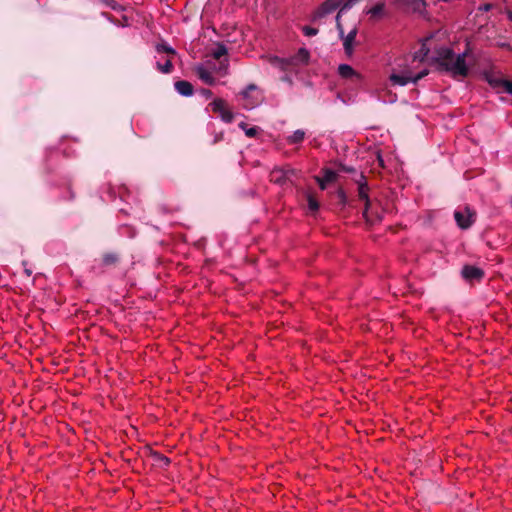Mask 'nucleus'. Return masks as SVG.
Masks as SVG:
<instances>
[{"label":"nucleus","mask_w":512,"mask_h":512,"mask_svg":"<svg viewBox=\"0 0 512 512\" xmlns=\"http://www.w3.org/2000/svg\"><path fill=\"white\" fill-rule=\"evenodd\" d=\"M462 277L469 281H480L484 277V271L476 266L465 265L461 271Z\"/></svg>","instance_id":"11"},{"label":"nucleus","mask_w":512,"mask_h":512,"mask_svg":"<svg viewBox=\"0 0 512 512\" xmlns=\"http://www.w3.org/2000/svg\"><path fill=\"white\" fill-rule=\"evenodd\" d=\"M222 139H223V132L216 133L212 143L216 144L217 142L221 141Z\"/></svg>","instance_id":"30"},{"label":"nucleus","mask_w":512,"mask_h":512,"mask_svg":"<svg viewBox=\"0 0 512 512\" xmlns=\"http://www.w3.org/2000/svg\"><path fill=\"white\" fill-rule=\"evenodd\" d=\"M209 107L214 113L219 114V116L224 122L231 123L233 121L234 115L227 108L225 100L221 98H216L209 104Z\"/></svg>","instance_id":"8"},{"label":"nucleus","mask_w":512,"mask_h":512,"mask_svg":"<svg viewBox=\"0 0 512 512\" xmlns=\"http://www.w3.org/2000/svg\"><path fill=\"white\" fill-rule=\"evenodd\" d=\"M492 8V4H484L480 7V10L489 11Z\"/></svg>","instance_id":"35"},{"label":"nucleus","mask_w":512,"mask_h":512,"mask_svg":"<svg viewBox=\"0 0 512 512\" xmlns=\"http://www.w3.org/2000/svg\"><path fill=\"white\" fill-rule=\"evenodd\" d=\"M305 138V132L303 130H296L290 136L287 137V142L289 144H299Z\"/></svg>","instance_id":"15"},{"label":"nucleus","mask_w":512,"mask_h":512,"mask_svg":"<svg viewBox=\"0 0 512 512\" xmlns=\"http://www.w3.org/2000/svg\"><path fill=\"white\" fill-rule=\"evenodd\" d=\"M155 49L158 53H166V54L172 55V56L176 55L175 49H173L171 46H169L165 43L157 44Z\"/></svg>","instance_id":"20"},{"label":"nucleus","mask_w":512,"mask_h":512,"mask_svg":"<svg viewBox=\"0 0 512 512\" xmlns=\"http://www.w3.org/2000/svg\"><path fill=\"white\" fill-rule=\"evenodd\" d=\"M229 72V61L209 59L195 67V73L205 84L213 86L217 83V77H225Z\"/></svg>","instance_id":"4"},{"label":"nucleus","mask_w":512,"mask_h":512,"mask_svg":"<svg viewBox=\"0 0 512 512\" xmlns=\"http://www.w3.org/2000/svg\"><path fill=\"white\" fill-rule=\"evenodd\" d=\"M431 37L422 40L418 51L413 54L398 58L389 79L394 85L405 86L408 83H417L429 74V69L424 66L428 59Z\"/></svg>","instance_id":"1"},{"label":"nucleus","mask_w":512,"mask_h":512,"mask_svg":"<svg viewBox=\"0 0 512 512\" xmlns=\"http://www.w3.org/2000/svg\"><path fill=\"white\" fill-rule=\"evenodd\" d=\"M408 3L411 5L412 9L416 12L422 13L426 6L429 5V2L427 3L426 0H407Z\"/></svg>","instance_id":"16"},{"label":"nucleus","mask_w":512,"mask_h":512,"mask_svg":"<svg viewBox=\"0 0 512 512\" xmlns=\"http://www.w3.org/2000/svg\"><path fill=\"white\" fill-rule=\"evenodd\" d=\"M309 60V52L305 48L299 49L297 54L294 57V61L296 63H303L306 64Z\"/></svg>","instance_id":"17"},{"label":"nucleus","mask_w":512,"mask_h":512,"mask_svg":"<svg viewBox=\"0 0 512 512\" xmlns=\"http://www.w3.org/2000/svg\"><path fill=\"white\" fill-rule=\"evenodd\" d=\"M338 197L342 203H345L346 201V195L342 189L338 191Z\"/></svg>","instance_id":"32"},{"label":"nucleus","mask_w":512,"mask_h":512,"mask_svg":"<svg viewBox=\"0 0 512 512\" xmlns=\"http://www.w3.org/2000/svg\"><path fill=\"white\" fill-rule=\"evenodd\" d=\"M200 92L205 98H211L213 95L212 91L209 89H202Z\"/></svg>","instance_id":"29"},{"label":"nucleus","mask_w":512,"mask_h":512,"mask_svg":"<svg viewBox=\"0 0 512 512\" xmlns=\"http://www.w3.org/2000/svg\"><path fill=\"white\" fill-rule=\"evenodd\" d=\"M158 459L164 464V465H168L170 463V460L166 457V456H163V455H159L158 456Z\"/></svg>","instance_id":"33"},{"label":"nucleus","mask_w":512,"mask_h":512,"mask_svg":"<svg viewBox=\"0 0 512 512\" xmlns=\"http://www.w3.org/2000/svg\"><path fill=\"white\" fill-rule=\"evenodd\" d=\"M307 202H308V207H309V209L311 211H317L318 210L319 203H318V201L316 200V198L313 195L309 194L307 196Z\"/></svg>","instance_id":"25"},{"label":"nucleus","mask_w":512,"mask_h":512,"mask_svg":"<svg viewBox=\"0 0 512 512\" xmlns=\"http://www.w3.org/2000/svg\"><path fill=\"white\" fill-rule=\"evenodd\" d=\"M315 179H316L317 183L319 184L320 189L325 190L328 182L324 181V179L322 177H318V176H316Z\"/></svg>","instance_id":"28"},{"label":"nucleus","mask_w":512,"mask_h":512,"mask_svg":"<svg viewBox=\"0 0 512 512\" xmlns=\"http://www.w3.org/2000/svg\"><path fill=\"white\" fill-rule=\"evenodd\" d=\"M454 218L461 229H468L475 222L476 212L469 206H465L454 212Z\"/></svg>","instance_id":"5"},{"label":"nucleus","mask_w":512,"mask_h":512,"mask_svg":"<svg viewBox=\"0 0 512 512\" xmlns=\"http://www.w3.org/2000/svg\"><path fill=\"white\" fill-rule=\"evenodd\" d=\"M302 31L305 36H309V37L315 36L318 33V29L310 27V26H304L302 28Z\"/></svg>","instance_id":"27"},{"label":"nucleus","mask_w":512,"mask_h":512,"mask_svg":"<svg viewBox=\"0 0 512 512\" xmlns=\"http://www.w3.org/2000/svg\"><path fill=\"white\" fill-rule=\"evenodd\" d=\"M175 90L182 96H192L194 92L193 85L186 80H179L174 84Z\"/></svg>","instance_id":"14"},{"label":"nucleus","mask_w":512,"mask_h":512,"mask_svg":"<svg viewBox=\"0 0 512 512\" xmlns=\"http://www.w3.org/2000/svg\"><path fill=\"white\" fill-rule=\"evenodd\" d=\"M239 127L244 130L245 135L249 138L255 137L257 134V128L256 127H247V124L244 122H241L239 124Z\"/></svg>","instance_id":"21"},{"label":"nucleus","mask_w":512,"mask_h":512,"mask_svg":"<svg viewBox=\"0 0 512 512\" xmlns=\"http://www.w3.org/2000/svg\"><path fill=\"white\" fill-rule=\"evenodd\" d=\"M467 52L455 54L452 49L440 47L435 50V55L431 59L438 64L439 68L450 73L453 77H466L468 75V66L465 57Z\"/></svg>","instance_id":"2"},{"label":"nucleus","mask_w":512,"mask_h":512,"mask_svg":"<svg viewBox=\"0 0 512 512\" xmlns=\"http://www.w3.org/2000/svg\"><path fill=\"white\" fill-rule=\"evenodd\" d=\"M467 52L455 54L452 49L440 47L435 50V55L431 59L438 64L439 68L450 73L453 77H466L468 75V66L465 57Z\"/></svg>","instance_id":"3"},{"label":"nucleus","mask_w":512,"mask_h":512,"mask_svg":"<svg viewBox=\"0 0 512 512\" xmlns=\"http://www.w3.org/2000/svg\"><path fill=\"white\" fill-rule=\"evenodd\" d=\"M322 178L328 183H332L337 179V173L331 169H324Z\"/></svg>","instance_id":"22"},{"label":"nucleus","mask_w":512,"mask_h":512,"mask_svg":"<svg viewBox=\"0 0 512 512\" xmlns=\"http://www.w3.org/2000/svg\"><path fill=\"white\" fill-rule=\"evenodd\" d=\"M291 174H293L291 169L274 168L270 172V181L275 184L284 185L290 179Z\"/></svg>","instance_id":"10"},{"label":"nucleus","mask_w":512,"mask_h":512,"mask_svg":"<svg viewBox=\"0 0 512 512\" xmlns=\"http://www.w3.org/2000/svg\"><path fill=\"white\" fill-rule=\"evenodd\" d=\"M118 261V256L115 253H106L103 256V264L106 266L114 265Z\"/></svg>","instance_id":"23"},{"label":"nucleus","mask_w":512,"mask_h":512,"mask_svg":"<svg viewBox=\"0 0 512 512\" xmlns=\"http://www.w3.org/2000/svg\"><path fill=\"white\" fill-rule=\"evenodd\" d=\"M338 74L343 79H355L356 81H360L362 79V76L348 64H340L338 67Z\"/></svg>","instance_id":"12"},{"label":"nucleus","mask_w":512,"mask_h":512,"mask_svg":"<svg viewBox=\"0 0 512 512\" xmlns=\"http://www.w3.org/2000/svg\"><path fill=\"white\" fill-rule=\"evenodd\" d=\"M257 89L256 85L254 84H249L242 92H241V95L244 99H249L250 98V92L251 91H255Z\"/></svg>","instance_id":"26"},{"label":"nucleus","mask_w":512,"mask_h":512,"mask_svg":"<svg viewBox=\"0 0 512 512\" xmlns=\"http://www.w3.org/2000/svg\"><path fill=\"white\" fill-rule=\"evenodd\" d=\"M259 102V100L257 99L256 101H251L249 103L246 104V107H254L255 105H257V103Z\"/></svg>","instance_id":"36"},{"label":"nucleus","mask_w":512,"mask_h":512,"mask_svg":"<svg viewBox=\"0 0 512 512\" xmlns=\"http://www.w3.org/2000/svg\"><path fill=\"white\" fill-rule=\"evenodd\" d=\"M383 10H384V4L378 3L375 6H373L372 8H370L367 11V13L370 14L371 16H378L383 12Z\"/></svg>","instance_id":"24"},{"label":"nucleus","mask_w":512,"mask_h":512,"mask_svg":"<svg viewBox=\"0 0 512 512\" xmlns=\"http://www.w3.org/2000/svg\"><path fill=\"white\" fill-rule=\"evenodd\" d=\"M358 0H348L344 3L343 9H349L351 8Z\"/></svg>","instance_id":"31"},{"label":"nucleus","mask_w":512,"mask_h":512,"mask_svg":"<svg viewBox=\"0 0 512 512\" xmlns=\"http://www.w3.org/2000/svg\"><path fill=\"white\" fill-rule=\"evenodd\" d=\"M157 70L163 74H168L173 70V64L171 59H167L163 64L157 62L156 64Z\"/></svg>","instance_id":"18"},{"label":"nucleus","mask_w":512,"mask_h":512,"mask_svg":"<svg viewBox=\"0 0 512 512\" xmlns=\"http://www.w3.org/2000/svg\"><path fill=\"white\" fill-rule=\"evenodd\" d=\"M228 53L227 48L223 44H219L217 48L212 52V59L214 60H222L223 56H226Z\"/></svg>","instance_id":"19"},{"label":"nucleus","mask_w":512,"mask_h":512,"mask_svg":"<svg viewBox=\"0 0 512 512\" xmlns=\"http://www.w3.org/2000/svg\"><path fill=\"white\" fill-rule=\"evenodd\" d=\"M508 18L512 21V12H508Z\"/></svg>","instance_id":"37"},{"label":"nucleus","mask_w":512,"mask_h":512,"mask_svg":"<svg viewBox=\"0 0 512 512\" xmlns=\"http://www.w3.org/2000/svg\"><path fill=\"white\" fill-rule=\"evenodd\" d=\"M109 5L112 7V9H116L115 5H111V4H109Z\"/></svg>","instance_id":"38"},{"label":"nucleus","mask_w":512,"mask_h":512,"mask_svg":"<svg viewBox=\"0 0 512 512\" xmlns=\"http://www.w3.org/2000/svg\"><path fill=\"white\" fill-rule=\"evenodd\" d=\"M336 24H337V29L339 31V35H340L341 39L343 40L344 51L347 56H351L353 54V43H354L356 35H357V29L355 27L352 28L349 31V33L345 36L342 24L340 22L339 14H337V17H336Z\"/></svg>","instance_id":"7"},{"label":"nucleus","mask_w":512,"mask_h":512,"mask_svg":"<svg viewBox=\"0 0 512 512\" xmlns=\"http://www.w3.org/2000/svg\"><path fill=\"white\" fill-rule=\"evenodd\" d=\"M428 1H429V4L437 5L439 3H448L451 0H428Z\"/></svg>","instance_id":"34"},{"label":"nucleus","mask_w":512,"mask_h":512,"mask_svg":"<svg viewBox=\"0 0 512 512\" xmlns=\"http://www.w3.org/2000/svg\"><path fill=\"white\" fill-rule=\"evenodd\" d=\"M368 191H369V188L367 186L366 183H361L359 184V187H358V196L361 200L365 201V210L363 212V215L364 217L366 218V221L367 222H370L371 224H373L375 221H380L381 220V217L377 216V218L374 220L370 215H369V206H370V201H369V197H368Z\"/></svg>","instance_id":"9"},{"label":"nucleus","mask_w":512,"mask_h":512,"mask_svg":"<svg viewBox=\"0 0 512 512\" xmlns=\"http://www.w3.org/2000/svg\"><path fill=\"white\" fill-rule=\"evenodd\" d=\"M347 1L348 0H326L314 12L313 19L322 18V17L326 16L327 14H330V13L334 12L339 7H341L340 11L338 13L340 15L341 12H343L345 10V9H343V7H344V3L347 2Z\"/></svg>","instance_id":"6"},{"label":"nucleus","mask_w":512,"mask_h":512,"mask_svg":"<svg viewBox=\"0 0 512 512\" xmlns=\"http://www.w3.org/2000/svg\"><path fill=\"white\" fill-rule=\"evenodd\" d=\"M489 84L495 88L498 89L500 92H506L510 95H512V82L504 79L499 78H489L488 79Z\"/></svg>","instance_id":"13"}]
</instances>
